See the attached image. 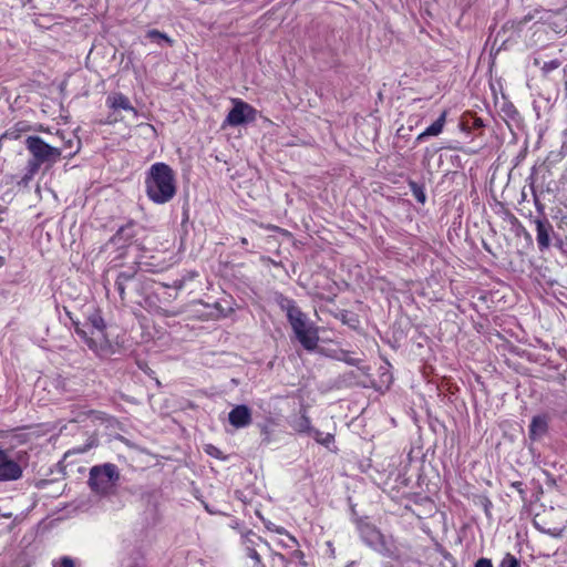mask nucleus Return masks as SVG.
Instances as JSON below:
<instances>
[{
	"mask_svg": "<svg viewBox=\"0 0 567 567\" xmlns=\"http://www.w3.org/2000/svg\"><path fill=\"white\" fill-rule=\"evenodd\" d=\"M75 333L86 343V346L99 357L109 354L111 343L105 334V323L97 310L91 312L86 321H73Z\"/></svg>",
	"mask_w": 567,
	"mask_h": 567,
	"instance_id": "nucleus-3",
	"label": "nucleus"
},
{
	"mask_svg": "<svg viewBox=\"0 0 567 567\" xmlns=\"http://www.w3.org/2000/svg\"><path fill=\"white\" fill-rule=\"evenodd\" d=\"M292 556L300 560V565H302V566L306 565V563L302 560V558H303V553L302 551L295 550Z\"/></svg>",
	"mask_w": 567,
	"mask_h": 567,
	"instance_id": "nucleus-34",
	"label": "nucleus"
},
{
	"mask_svg": "<svg viewBox=\"0 0 567 567\" xmlns=\"http://www.w3.org/2000/svg\"><path fill=\"white\" fill-rule=\"evenodd\" d=\"M94 444H95V442H94V440H93L91 443H89V444L84 445L83 447H79V449H76V450H75V452H78V453H84V452H86L87 450H90Z\"/></svg>",
	"mask_w": 567,
	"mask_h": 567,
	"instance_id": "nucleus-33",
	"label": "nucleus"
},
{
	"mask_svg": "<svg viewBox=\"0 0 567 567\" xmlns=\"http://www.w3.org/2000/svg\"><path fill=\"white\" fill-rule=\"evenodd\" d=\"M145 37L157 44H162V42L166 43L168 47H173L174 44V40L169 38L168 34L156 29L148 30Z\"/></svg>",
	"mask_w": 567,
	"mask_h": 567,
	"instance_id": "nucleus-21",
	"label": "nucleus"
},
{
	"mask_svg": "<svg viewBox=\"0 0 567 567\" xmlns=\"http://www.w3.org/2000/svg\"><path fill=\"white\" fill-rule=\"evenodd\" d=\"M542 530H543L544 533H546V534H548V535L553 536V537H560V536H561V533H563V529H561V528H557V527H555V528H553V529H547V530L542 529Z\"/></svg>",
	"mask_w": 567,
	"mask_h": 567,
	"instance_id": "nucleus-32",
	"label": "nucleus"
},
{
	"mask_svg": "<svg viewBox=\"0 0 567 567\" xmlns=\"http://www.w3.org/2000/svg\"><path fill=\"white\" fill-rule=\"evenodd\" d=\"M522 485L523 483L522 482H515L513 483V486L519 491V493H523V489H522Z\"/></svg>",
	"mask_w": 567,
	"mask_h": 567,
	"instance_id": "nucleus-36",
	"label": "nucleus"
},
{
	"mask_svg": "<svg viewBox=\"0 0 567 567\" xmlns=\"http://www.w3.org/2000/svg\"><path fill=\"white\" fill-rule=\"evenodd\" d=\"M20 137L19 130L17 128H10L7 130L2 135L1 138L4 140H18Z\"/></svg>",
	"mask_w": 567,
	"mask_h": 567,
	"instance_id": "nucleus-30",
	"label": "nucleus"
},
{
	"mask_svg": "<svg viewBox=\"0 0 567 567\" xmlns=\"http://www.w3.org/2000/svg\"><path fill=\"white\" fill-rule=\"evenodd\" d=\"M534 224L536 226V240L538 249L540 251H545L550 247V234L554 233L553 225L546 217L536 218Z\"/></svg>",
	"mask_w": 567,
	"mask_h": 567,
	"instance_id": "nucleus-10",
	"label": "nucleus"
},
{
	"mask_svg": "<svg viewBox=\"0 0 567 567\" xmlns=\"http://www.w3.org/2000/svg\"><path fill=\"white\" fill-rule=\"evenodd\" d=\"M295 337L303 347V349L308 351H313L318 347L319 334L318 328L315 326V323H311L308 326V328L297 331Z\"/></svg>",
	"mask_w": 567,
	"mask_h": 567,
	"instance_id": "nucleus-11",
	"label": "nucleus"
},
{
	"mask_svg": "<svg viewBox=\"0 0 567 567\" xmlns=\"http://www.w3.org/2000/svg\"><path fill=\"white\" fill-rule=\"evenodd\" d=\"M13 128L19 130V135L27 130V125L23 122L18 123Z\"/></svg>",
	"mask_w": 567,
	"mask_h": 567,
	"instance_id": "nucleus-35",
	"label": "nucleus"
},
{
	"mask_svg": "<svg viewBox=\"0 0 567 567\" xmlns=\"http://www.w3.org/2000/svg\"><path fill=\"white\" fill-rule=\"evenodd\" d=\"M444 557L446 559H450L451 563H452V566L454 567L455 563H454V559H453L452 555L450 553H447V551H444Z\"/></svg>",
	"mask_w": 567,
	"mask_h": 567,
	"instance_id": "nucleus-37",
	"label": "nucleus"
},
{
	"mask_svg": "<svg viewBox=\"0 0 567 567\" xmlns=\"http://www.w3.org/2000/svg\"><path fill=\"white\" fill-rule=\"evenodd\" d=\"M120 481V472L115 464L105 463L90 470L87 484L92 492L100 496L115 494Z\"/></svg>",
	"mask_w": 567,
	"mask_h": 567,
	"instance_id": "nucleus-5",
	"label": "nucleus"
},
{
	"mask_svg": "<svg viewBox=\"0 0 567 567\" xmlns=\"http://www.w3.org/2000/svg\"><path fill=\"white\" fill-rule=\"evenodd\" d=\"M339 360L346 362L349 365L357 367L361 362L360 359H355L349 354V352L342 351L341 355L339 357Z\"/></svg>",
	"mask_w": 567,
	"mask_h": 567,
	"instance_id": "nucleus-29",
	"label": "nucleus"
},
{
	"mask_svg": "<svg viewBox=\"0 0 567 567\" xmlns=\"http://www.w3.org/2000/svg\"><path fill=\"white\" fill-rule=\"evenodd\" d=\"M22 466L0 449V482L18 481L22 477Z\"/></svg>",
	"mask_w": 567,
	"mask_h": 567,
	"instance_id": "nucleus-9",
	"label": "nucleus"
},
{
	"mask_svg": "<svg viewBox=\"0 0 567 567\" xmlns=\"http://www.w3.org/2000/svg\"><path fill=\"white\" fill-rule=\"evenodd\" d=\"M116 121H117L116 117L109 116L107 123H113V122H116Z\"/></svg>",
	"mask_w": 567,
	"mask_h": 567,
	"instance_id": "nucleus-42",
	"label": "nucleus"
},
{
	"mask_svg": "<svg viewBox=\"0 0 567 567\" xmlns=\"http://www.w3.org/2000/svg\"><path fill=\"white\" fill-rule=\"evenodd\" d=\"M268 542L262 539L259 535L252 530H248L241 535V546L246 554L251 553L257 548H267Z\"/></svg>",
	"mask_w": 567,
	"mask_h": 567,
	"instance_id": "nucleus-15",
	"label": "nucleus"
},
{
	"mask_svg": "<svg viewBox=\"0 0 567 567\" xmlns=\"http://www.w3.org/2000/svg\"><path fill=\"white\" fill-rule=\"evenodd\" d=\"M561 65V62L558 59L550 60L545 62L542 66V71L544 74H548L551 71L558 69Z\"/></svg>",
	"mask_w": 567,
	"mask_h": 567,
	"instance_id": "nucleus-27",
	"label": "nucleus"
},
{
	"mask_svg": "<svg viewBox=\"0 0 567 567\" xmlns=\"http://www.w3.org/2000/svg\"><path fill=\"white\" fill-rule=\"evenodd\" d=\"M145 190L153 203H168L176 194V179L172 167L159 162L153 164L146 172Z\"/></svg>",
	"mask_w": 567,
	"mask_h": 567,
	"instance_id": "nucleus-2",
	"label": "nucleus"
},
{
	"mask_svg": "<svg viewBox=\"0 0 567 567\" xmlns=\"http://www.w3.org/2000/svg\"><path fill=\"white\" fill-rule=\"evenodd\" d=\"M228 421L236 429L246 427L251 423V411L245 404L236 405L229 412Z\"/></svg>",
	"mask_w": 567,
	"mask_h": 567,
	"instance_id": "nucleus-12",
	"label": "nucleus"
},
{
	"mask_svg": "<svg viewBox=\"0 0 567 567\" xmlns=\"http://www.w3.org/2000/svg\"><path fill=\"white\" fill-rule=\"evenodd\" d=\"M536 206H537V209L539 210V213L542 215H544V206L542 204H539L537 200H536Z\"/></svg>",
	"mask_w": 567,
	"mask_h": 567,
	"instance_id": "nucleus-38",
	"label": "nucleus"
},
{
	"mask_svg": "<svg viewBox=\"0 0 567 567\" xmlns=\"http://www.w3.org/2000/svg\"><path fill=\"white\" fill-rule=\"evenodd\" d=\"M24 144L31 157L23 168V175L17 182L19 187H28L42 165L53 166L63 154V148L51 146L38 135L28 136Z\"/></svg>",
	"mask_w": 567,
	"mask_h": 567,
	"instance_id": "nucleus-1",
	"label": "nucleus"
},
{
	"mask_svg": "<svg viewBox=\"0 0 567 567\" xmlns=\"http://www.w3.org/2000/svg\"><path fill=\"white\" fill-rule=\"evenodd\" d=\"M357 527L361 540L370 549L384 558L396 560L401 557L400 547L392 535L382 533L375 525L365 520H359Z\"/></svg>",
	"mask_w": 567,
	"mask_h": 567,
	"instance_id": "nucleus-4",
	"label": "nucleus"
},
{
	"mask_svg": "<svg viewBox=\"0 0 567 567\" xmlns=\"http://www.w3.org/2000/svg\"><path fill=\"white\" fill-rule=\"evenodd\" d=\"M212 450L217 451V449H216V447H214L213 445H208V446H207V449H206V451H207V453H208V454L214 455V453H212Z\"/></svg>",
	"mask_w": 567,
	"mask_h": 567,
	"instance_id": "nucleus-39",
	"label": "nucleus"
},
{
	"mask_svg": "<svg viewBox=\"0 0 567 567\" xmlns=\"http://www.w3.org/2000/svg\"><path fill=\"white\" fill-rule=\"evenodd\" d=\"M52 567H75V563L71 557L63 556L59 560L53 561Z\"/></svg>",
	"mask_w": 567,
	"mask_h": 567,
	"instance_id": "nucleus-28",
	"label": "nucleus"
},
{
	"mask_svg": "<svg viewBox=\"0 0 567 567\" xmlns=\"http://www.w3.org/2000/svg\"><path fill=\"white\" fill-rule=\"evenodd\" d=\"M6 262V259L4 257L0 256V267H2Z\"/></svg>",
	"mask_w": 567,
	"mask_h": 567,
	"instance_id": "nucleus-43",
	"label": "nucleus"
},
{
	"mask_svg": "<svg viewBox=\"0 0 567 567\" xmlns=\"http://www.w3.org/2000/svg\"><path fill=\"white\" fill-rule=\"evenodd\" d=\"M497 567H522V560L512 553H506L498 561Z\"/></svg>",
	"mask_w": 567,
	"mask_h": 567,
	"instance_id": "nucleus-23",
	"label": "nucleus"
},
{
	"mask_svg": "<svg viewBox=\"0 0 567 567\" xmlns=\"http://www.w3.org/2000/svg\"><path fill=\"white\" fill-rule=\"evenodd\" d=\"M136 236V224L134 221H128L126 225L122 226L116 234L112 237V241L114 244L124 245L131 241Z\"/></svg>",
	"mask_w": 567,
	"mask_h": 567,
	"instance_id": "nucleus-17",
	"label": "nucleus"
},
{
	"mask_svg": "<svg viewBox=\"0 0 567 567\" xmlns=\"http://www.w3.org/2000/svg\"><path fill=\"white\" fill-rule=\"evenodd\" d=\"M265 526L270 532H275L280 535H284V534L287 535L293 544H297V539L293 536L289 535L288 532L284 527L277 526L271 522L265 523Z\"/></svg>",
	"mask_w": 567,
	"mask_h": 567,
	"instance_id": "nucleus-25",
	"label": "nucleus"
},
{
	"mask_svg": "<svg viewBox=\"0 0 567 567\" xmlns=\"http://www.w3.org/2000/svg\"><path fill=\"white\" fill-rule=\"evenodd\" d=\"M474 567H493V563L492 559L489 558L481 557L480 559L476 560Z\"/></svg>",
	"mask_w": 567,
	"mask_h": 567,
	"instance_id": "nucleus-31",
	"label": "nucleus"
},
{
	"mask_svg": "<svg viewBox=\"0 0 567 567\" xmlns=\"http://www.w3.org/2000/svg\"><path fill=\"white\" fill-rule=\"evenodd\" d=\"M309 436L313 437L317 443L328 447L334 441V436L331 433H322L321 431L312 427Z\"/></svg>",
	"mask_w": 567,
	"mask_h": 567,
	"instance_id": "nucleus-22",
	"label": "nucleus"
},
{
	"mask_svg": "<svg viewBox=\"0 0 567 567\" xmlns=\"http://www.w3.org/2000/svg\"><path fill=\"white\" fill-rule=\"evenodd\" d=\"M8 431L0 430V439L7 437Z\"/></svg>",
	"mask_w": 567,
	"mask_h": 567,
	"instance_id": "nucleus-41",
	"label": "nucleus"
},
{
	"mask_svg": "<svg viewBox=\"0 0 567 567\" xmlns=\"http://www.w3.org/2000/svg\"><path fill=\"white\" fill-rule=\"evenodd\" d=\"M234 106L228 112L224 123L223 127L226 126H240L250 122H254L256 120L257 110L252 107L250 104L244 102L240 99H234L233 100Z\"/></svg>",
	"mask_w": 567,
	"mask_h": 567,
	"instance_id": "nucleus-7",
	"label": "nucleus"
},
{
	"mask_svg": "<svg viewBox=\"0 0 567 567\" xmlns=\"http://www.w3.org/2000/svg\"><path fill=\"white\" fill-rule=\"evenodd\" d=\"M447 112L443 111L439 118L432 123L425 131L417 135L416 141L423 142L430 136H437L442 133L445 122H446Z\"/></svg>",
	"mask_w": 567,
	"mask_h": 567,
	"instance_id": "nucleus-16",
	"label": "nucleus"
},
{
	"mask_svg": "<svg viewBox=\"0 0 567 567\" xmlns=\"http://www.w3.org/2000/svg\"><path fill=\"white\" fill-rule=\"evenodd\" d=\"M135 277V271H121L115 280V289L120 295L122 301L125 300V288L126 285L132 281Z\"/></svg>",
	"mask_w": 567,
	"mask_h": 567,
	"instance_id": "nucleus-19",
	"label": "nucleus"
},
{
	"mask_svg": "<svg viewBox=\"0 0 567 567\" xmlns=\"http://www.w3.org/2000/svg\"><path fill=\"white\" fill-rule=\"evenodd\" d=\"M276 302L279 308L286 313L287 320L291 326L293 333L308 328L312 322L308 319L307 315L301 311L296 301L284 295L276 297Z\"/></svg>",
	"mask_w": 567,
	"mask_h": 567,
	"instance_id": "nucleus-6",
	"label": "nucleus"
},
{
	"mask_svg": "<svg viewBox=\"0 0 567 567\" xmlns=\"http://www.w3.org/2000/svg\"><path fill=\"white\" fill-rule=\"evenodd\" d=\"M290 563L286 559L285 565H280V567H289Z\"/></svg>",
	"mask_w": 567,
	"mask_h": 567,
	"instance_id": "nucleus-44",
	"label": "nucleus"
},
{
	"mask_svg": "<svg viewBox=\"0 0 567 567\" xmlns=\"http://www.w3.org/2000/svg\"><path fill=\"white\" fill-rule=\"evenodd\" d=\"M462 130L465 131L467 128H482L484 126L483 120L477 116H471L470 120L462 122Z\"/></svg>",
	"mask_w": 567,
	"mask_h": 567,
	"instance_id": "nucleus-24",
	"label": "nucleus"
},
{
	"mask_svg": "<svg viewBox=\"0 0 567 567\" xmlns=\"http://www.w3.org/2000/svg\"><path fill=\"white\" fill-rule=\"evenodd\" d=\"M411 189H412V193H413L414 197L416 198V200L419 203L424 204L426 196H425L423 188L421 186H419L416 183H411Z\"/></svg>",
	"mask_w": 567,
	"mask_h": 567,
	"instance_id": "nucleus-26",
	"label": "nucleus"
},
{
	"mask_svg": "<svg viewBox=\"0 0 567 567\" xmlns=\"http://www.w3.org/2000/svg\"><path fill=\"white\" fill-rule=\"evenodd\" d=\"M549 417L545 414L535 415L529 424V437L533 441L539 440L548 431Z\"/></svg>",
	"mask_w": 567,
	"mask_h": 567,
	"instance_id": "nucleus-14",
	"label": "nucleus"
},
{
	"mask_svg": "<svg viewBox=\"0 0 567 567\" xmlns=\"http://www.w3.org/2000/svg\"><path fill=\"white\" fill-rule=\"evenodd\" d=\"M525 236H526V238H527L528 240H532V236L529 235V233H527V231H526V233H525Z\"/></svg>",
	"mask_w": 567,
	"mask_h": 567,
	"instance_id": "nucleus-45",
	"label": "nucleus"
},
{
	"mask_svg": "<svg viewBox=\"0 0 567 567\" xmlns=\"http://www.w3.org/2000/svg\"><path fill=\"white\" fill-rule=\"evenodd\" d=\"M58 135L61 137L63 145L59 148H63V152H68L64 157L65 158H72L75 154L79 153L81 148V141L73 134H71L68 138L65 137L64 133L58 132Z\"/></svg>",
	"mask_w": 567,
	"mask_h": 567,
	"instance_id": "nucleus-18",
	"label": "nucleus"
},
{
	"mask_svg": "<svg viewBox=\"0 0 567 567\" xmlns=\"http://www.w3.org/2000/svg\"><path fill=\"white\" fill-rule=\"evenodd\" d=\"M246 556L252 560V567H280L286 563V557L274 551L269 544L267 548H257Z\"/></svg>",
	"mask_w": 567,
	"mask_h": 567,
	"instance_id": "nucleus-8",
	"label": "nucleus"
},
{
	"mask_svg": "<svg viewBox=\"0 0 567 567\" xmlns=\"http://www.w3.org/2000/svg\"><path fill=\"white\" fill-rule=\"evenodd\" d=\"M240 244H241L244 247H245V246H247V245H248V239H247V238H245V237L240 238Z\"/></svg>",
	"mask_w": 567,
	"mask_h": 567,
	"instance_id": "nucleus-40",
	"label": "nucleus"
},
{
	"mask_svg": "<svg viewBox=\"0 0 567 567\" xmlns=\"http://www.w3.org/2000/svg\"><path fill=\"white\" fill-rule=\"evenodd\" d=\"M291 427L300 433V434H307L309 435L312 431L310 419L306 415V413H302L301 415L295 417L291 421Z\"/></svg>",
	"mask_w": 567,
	"mask_h": 567,
	"instance_id": "nucleus-20",
	"label": "nucleus"
},
{
	"mask_svg": "<svg viewBox=\"0 0 567 567\" xmlns=\"http://www.w3.org/2000/svg\"><path fill=\"white\" fill-rule=\"evenodd\" d=\"M107 107L113 111L124 110L133 113L134 116L138 115L137 110L132 105L130 99L121 92H113L107 95L105 101Z\"/></svg>",
	"mask_w": 567,
	"mask_h": 567,
	"instance_id": "nucleus-13",
	"label": "nucleus"
}]
</instances>
